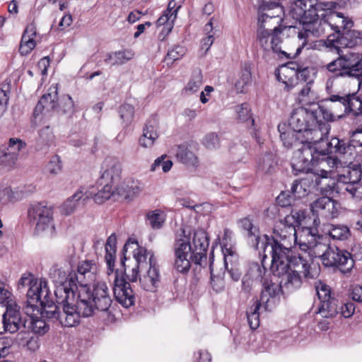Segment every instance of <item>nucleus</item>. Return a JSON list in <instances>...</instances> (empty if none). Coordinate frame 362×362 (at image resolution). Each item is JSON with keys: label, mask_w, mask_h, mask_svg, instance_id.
Listing matches in <instances>:
<instances>
[{"label": "nucleus", "mask_w": 362, "mask_h": 362, "mask_svg": "<svg viewBox=\"0 0 362 362\" xmlns=\"http://www.w3.org/2000/svg\"><path fill=\"white\" fill-rule=\"evenodd\" d=\"M270 270L274 276L282 277L289 290L301 287L303 281L315 278L310 264L302 255H293L287 247L275 245Z\"/></svg>", "instance_id": "obj_1"}, {"label": "nucleus", "mask_w": 362, "mask_h": 362, "mask_svg": "<svg viewBox=\"0 0 362 362\" xmlns=\"http://www.w3.org/2000/svg\"><path fill=\"white\" fill-rule=\"evenodd\" d=\"M209 245V238L204 229L198 228L187 234L183 229L173 245V268L180 273L186 274L191 267V262L200 266L206 264Z\"/></svg>", "instance_id": "obj_2"}, {"label": "nucleus", "mask_w": 362, "mask_h": 362, "mask_svg": "<svg viewBox=\"0 0 362 362\" xmlns=\"http://www.w3.org/2000/svg\"><path fill=\"white\" fill-rule=\"evenodd\" d=\"M301 147L294 152L291 166L295 174L308 172L312 167L319 165L320 161L330 153H334V148H331L329 141H327L326 136L319 141L310 139L300 140Z\"/></svg>", "instance_id": "obj_3"}, {"label": "nucleus", "mask_w": 362, "mask_h": 362, "mask_svg": "<svg viewBox=\"0 0 362 362\" xmlns=\"http://www.w3.org/2000/svg\"><path fill=\"white\" fill-rule=\"evenodd\" d=\"M282 22L271 19V17H263L259 15L257 19V38L261 48L264 52L272 50L281 57L291 59V54L282 50V32L286 28L281 25Z\"/></svg>", "instance_id": "obj_4"}, {"label": "nucleus", "mask_w": 362, "mask_h": 362, "mask_svg": "<svg viewBox=\"0 0 362 362\" xmlns=\"http://www.w3.org/2000/svg\"><path fill=\"white\" fill-rule=\"evenodd\" d=\"M315 121V116L311 110L300 107L293 111L289 119V127L303 134L306 139L319 141L328 134V125L324 123L317 124Z\"/></svg>", "instance_id": "obj_5"}, {"label": "nucleus", "mask_w": 362, "mask_h": 362, "mask_svg": "<svg viewBox=\"0 0 362 362\" xmlns=\"http://www.w3.org/2000/svg\"><path fill=\"white\" fill-rule=\"evenodd\" d=\"M98 274V266L93 260H83L78 262L76 272L74 270V277L76 284V293L80 299V307L84 309L86 315L91 313V308L86 304L90 296L88 285L95 281Z\"/></svg>", "instance_id": "obj_6"}, {"label": "nucleus", "mask_w": 362, "mask_h": 362, "mask_svg": "<svg viewBox=\"0 0 362 362\" xmlns=\"http://www.w3.org/2000/svg\"><path fill=\"white\" fill-rule=\"evenodd\" d=\"M274 237L269 239L267 235L262 237V241L257 238V250H262L264 252L268 249L273 258V249L275 245L287 247L288 250H291V247L293 242H297V235L296 227L292 224L285 222V219H281L277 221L274 228Z\"/></svg>", "instance_id": "obj_7"}, {"label": "nucleus", "mask_w": 362, "mask_h": 362, "mask_svg": "<svg viewBox=\"0 0 362 362\" xmlns=\"http://www.w3.org/2000/svg\"><path fill=\"white\" fill-rule=\"evenodd\" d=\"M343 160L339 156H327L320 161V169L317 170L315 174V184L322 192L327 193L334 190H343V185L340 186L337 180V174L338 168H342Z\"/></svg>", "instance_id": "obj_8"}, {"label": "nucleus", "mask_w": 362, "mask_h": 362, "mask_svg": "<svg viewBox=\"0 0 362 362\" xmlns=\"http://www.w3.org/2000/svg\"><path fill=\"white\" fill-rule=\"evenodd\" d=\"M66 269L65 267L55 264L49 270V277L56 284L54 295L59 300L69 298V294L76 293V284L74 281V270Z\"/></svg>", "instance_id": "obj_9"}, {"label": "nucleus", "mask_w": 362, "mask_h": 362, "mask_svg": "<svg viewBox=\"0 0 362 362\" xmlns=\"http://www.w3.org/2000/svg\"><path fill=\"white\" fill-rule=\"evenodd\" d=\"M29 218L35 223L37 233L52 236L55 232L53 211L51 206L42 202L30 204L28 210Z\"/></svg>", "instance_id": "obj_10"}, {"label": "nucleus", "mask_w": 362, "mask_h": 362, "mask_svg": "<svg viewBox=\"0 0 362 362\" xmlns=\"http://www.w3.org/2000/svg\"><path fill=\"white\" fill-rule=\"evenodd\" d=\"M63 300L56 298L59 304L57 320L63 327H72L80 323L81 310L78 308V297L77 293L69 294V298Z\"/></svg>", "instance_id": "obj_11"}, {"label": "nucleus", "mask_w": 362, "mask_h": 362, "mask_svg": "<svg viewBox=\"0 0 362 362\" xmlns=\"http://www.w3.org/2000/svg\"><path fill=\"white\" fill-rule=\"evenodd\" d=\"M329 144L334 148V153L343 160L344 164H351L358 153L356 146H362V129L353 132L349 141L333 137L329 141Z\"/></svg>", "instance_id": "obj_12"}, {"label": "nucleus", "mask_w": 362, "mask_h": 362, "mask_svg": "<svg viewBox=\"0 0 362 362\" xmlns=\"http://www.w3.org/2000/svg\"><path fill=\"white\" fill-rule=\"evenodd\" d=\"M80 301L78 298V303ZM86 304L91 308V313L89 315H86L84 309H82L78 304V308L85 317L93 315L95 310L101 312H107L109 310L112 304V299L110 296L108 287L105 282H97L94 284L93 291H91L90 290V296Z\"/></svg>", "instance_id": "obj_13"}, {"label": "nucleus", "mask_w": 362, "mask_h": 362, "mask_svg": "<svg viewBox=\"0 0 362 362\" xmlns=\"http://www.w3.org/2000/svg\"><path fill=\"white\" fill-rule=\"evenodd\" d=\"M358 62V54L347 53L339 56L322 68L333 74L336 77L352 78L354 69Z\"/></svg>", "instance_id": "obj_14"}, {"label": "nucleus", "mask_w": 362, "mask_h": 362, "mask_svg": "<svg viewBox=\"0 0 362 362\" xmlns=\"http://www.w3.org/2000/svg\"><path fill=\"white\" fill-rule=\"evenodd\" d=\"M322 264L326 267H337L342 273H347L353 268L354 262L351 255L346 250L330 246Z\"/></svg>", "instance_id": "obj_15"}, {"label": "nucleus", "mask_w": 362, "mask_h": 362, "mask_svg": "<svg viewBox=\"0 0 362 362\" xmlns=\"http://www.w3.org/2000/svg\"><path fill=\"white\" fill-rule=\"evenodd\" d=\"M303 26V31L299 32L298 37L302 40V44L296 49V54L300 53L301 49L307 45L305 37H321L328 33V25L326 24L325 18L322 15V18H319L317 13L315 18H309L307 21H301Z\"/></svg>", "instance_id": "obj_16"}, {"label": "nucleus", "mask_w": 362, "mask_h": 362, "mask_svg": "<svg viewBox=\"0 0 362 362\" xmlns=\"http://www.w3.org/2000/svg\"><path fill=\"white\" fill-rule=\"evenodd\" d=\"M282 283L283 281L274 283L268 279L264 280L258 301L263 305L265 311H272L279 303Z\"/></svg>", "instance_id": "obj_17"}, {"label": "nucleus", "mask_w": 362, "mask_h": 362, "mask_svg": "<svg viewBox=\"0 0 362 362\" xmlns=\"http://www.w3.org/2000/svg\"><path fill=\"white\" fill-rule=\"evenodd\" d=\"M113 293L116 300L124 308H128L135 303V294L129 282L119 278L118 270L115 272Z\"/></svg>", "instance_id": "obj_18"}, {"label": "nucleus", "mask_w": 362, "mask_h": 362, "mask_svg": "<svg viewBox=\"0 0 362 362\" xmlns=\"http://www.w3.org/2000/svg\"><path fill=\"white\" fill-rule=\"evenodd\" d=\"M327 42L329 45L334 47L338 51L343 47H354L362 45V33L351 28L344 29L336 36L329 35Z\"/></svg>", "instance_id": "obj_19"}, {"label": "nucleus", "mask_w": 362, "mask_h": 362, "mask_svg": "<svg viewBox=\"0 0 362 362\" xmlns=\"http://www.w3.org/2000/svg\"><path fill=\"white\" fill-rule=\"evenodd\" d=\"M338 203L327 197H322L313 202L310 205V209L313 215L317 216L315 218V223L317 219L320 221V218L326 220L332 219L338 215Z\"/></svg>", "instance_id": "obj_20"}, {"label": "nucleus", "mask_w": 362, "mask_h": 362, "mask_svg": "<svg viewBox=\"0 0 362 362\" xmlns=\"http://www.w3.org/2000/svg\"><path fill=\"white\" fill-rule=\"evenodd\" d=\"M122 173V164L115 157L106 158L101 166L100 180L113 185L118 180Z\"/></svg>", "instance_id": "obj_21"}, {"label": "nucleus", "mask_w": 362, "mask_h": 362, "mask_svg": "<svg viewBox=\"0 0 362 362\" xmlns=\"http://www.w3.org/2000/svg\"><path fill=\"white\" fill-rule=\"evenodd\" d=\"M329 30L334 31L335 36L339 35L342 30L351 28L354 23L345 17L343 13L334 11H326L322 14Z\"/></svg>", "instance_id": "obj_22"}, {"label": "nucleus", "mask_w": 362, "mask_h": 362, "mask_svg": "<svg viewBox=\"0 0 362 362\" xmlns=\"http://www.w3.org/2000/svg\"><path fill=\"white\" fill-rule=\"evenodd\" d=\"M147 269V272L140 277V283L143 289L153 292L158 286L160 274L156 259L152 255L149 257V267Z\"/></svg>", "instance_id": "obj_23"}, {"label": "nucleus", "mask_w": 362, "mask_h": 362, "mask_svg": "<svg viewBox=\"0 0 362 362\" xmlns=\"http://www.w3.org/2000/svg\"><path fill=\"white\" fill-rule=\"evenodd\" d=\"M293 14L300 21L309 18H315L317 14L316 0H296L291 8Z\"/></svg>", "instance_id": "obj_24"}, {"label": "nucleus", "mask_w": 362, "mask_h": 362, "mask_svg": "<svg viewBox=\"0 0 362 362\" xmlns=\"http://www.w3.org/2000/svg\"><path fill=\"white\" fill-rule=\"evenodd\" d=\"M57 84L52 85L48 92L44 94L38 101L35 110V116L42 113L44 110L50 112L57 108Z\"/></svg>", "instance_id": "obj_25"}, {"label": "nucleus", "mask_w": 362, "mask_h": 362, "mask_svg": "<svg viewBox=\"0 0 362 362\" xmlns=\"http://www.w3.org/2000/svg\"><path fill=\"white\" fill-rule=\"evenodd\" d=\"M131 247L133 249V255L136 261V266L141 268V270L149 267V257L153 254L146 248L139 246L138 242L135 240L129 239L124 245L123 252H127Z\"/></svg>", "instance_id": "obj_26"}, {"label": "nucleus", "mask_w": 362, "mask_h": 362, "mask_svg": "<svg viewBox=\"0 0 362 362\" xmlns=\"http://www.w3.org/2000/svg\"><path fill=\"white\" fill-rule=\"evenodd\" d=\"M259 15L262 16L274 21H279V22H283L284 16V11L283 7L280 5L279 1L270 0H262V4L259 5Z\"/></svg>", "instance_id": "obj_27"}, {"label": "nucleus", "mask_w": 362, "mask_h": 362, "mask_svg": "<svg viewBox=\"0 0 362 362\" xmlns=\"http://www.w3.org/2000/svg\"><path fill=\"white\" fill-rule=\"evenodd\" d=\"M296 69H298V64L295 62H290L281 66L276 74L277 80L284 83L285 88L288 90L296 87Z\"/></svg>", "instance_id": "obj_28"}, {"label": "nucleus", "mask_w": 362, "mask_h": 362, "mask_svg": "<svg viewBox=\"0 0 362 362\" xmlns=\"http://www.w3.org/2000/svg\"><path fill=\"white\" fill-rule=\"evenodd\" d=\"M37 288L31 289L30 291H27V305L24 308V311L27 315L30 317V320L32 317H34V312H39V305L40 303H45L47 300H45V297L47 296V291L45 289L41 291L40 294H35L34 291H37Z\"/></svg>", "instance_id": "obj_29"}, {"label": "nucleus", "mask_w": 362, "mask_h": 362, "mask_svg": "<svg viewBox=\"0 0 362 362\" xmlns=\"http://www.w3.org/2000/svg\"><path fill=\"white\" fill-rule=\"evenodd\" d=\"M86 198V194L83 189H78L72 196L69 197L62 205L61 212L65 215H70L74 212L77 207L84 205Z\"/></svg>", "instance_id": "obj_30"}, {"label": "nucleus", "mask_w": 362, "mask_h": 362, "mask_svg": "<svg viewBox=\"0 0 362 362\" xmlns=\"http://www.w3.org/2000/svg\"><path fill=\"white\" fill-rule=\"evenodd\" d=\"M100 185H103L101 189H98V192H95L94 187H91L88 191L86 192V198L93 199L97 204H102L109 199L114 194L113 185L99 180Z\"/></svg>", "instance_id": "obj_31"}, {"label": "nucleus", "mask_w": 362, "mask_h": 362, "mask_svg": "<svg viewBox=\"0 0 362 362\" xmlns=\"http://www.w3.org/2000/svg\"><path fill=\"white\" fill-rule=\"evenodd\" d=\"M28 286L29 288L28 291H30L31 289L37 288V291H34V293L37 295L40 294L42 290L47 291V281L45 279H40L38 281L37 279H35L30 274H23L21 279H19L18 288L21 289Z\"/></svg>", "instance_id": "obj_32"}, {"label": "nucleus", "mask_w": 362, "mask_h": 362, "mask_svg": "<svg viewBox=\"0 0 362 362\" xmlns=\"http://www.w3.org/2000/svg\"><path fill=\"white\" fill-rule=\"evenodd\" d=\"M278 131L280 133V138L286 148H292L300 144V134L293 129L287 128L286 124H280L278 126Z\"/></svg>", "instance_id": "obj_33"}, {"label": "nucleus", "mask_w": 362, "mask_h": 362, "mask_svg": "<svg viewBox=\"0 0 362 362\" xmlns=\"http://www.w3.org/2000/svg\"><path fill=\"white\" fill-rule=\"evenodd\" d=\"M117 238L112 234L107 240L105 244V259L107 267V274H113L115 271V262L116 258Z\"/></svg>", "instance_id": "obj_34"}, {"label": "nucleus", "mask_w": 362, "mask_h": 362, "mask_svg": "<svg viewBox=\"0 0 362 362\" xmlns=\"http://www.w3.org/2000/svg\"><path fill=\"white\" fill-rule=\"evenodd\" d=\"M313 242L308 251V256L311 258L319 257L322 263L323 259L325 258V254L331 245L325 243L322 236H316Z\"/></svg>", "instance_id": "obj_35"}, {"label": "nucleus", "mask_w": 362, "mask_h": 362, "mask_svg": "<svg viewBox=\"0 0 362 362\" xmlns=\"http://www.w3.org/2000/svg\"><path fill=\"white\" fill-rule=\"evenodd\" d=\"M118 193L125 199H132L138 196L144 189V185L138 180H132L124 183L118 189Z\"/></svg>", "instance_id": "obj_36"}, {"label": "nucleus", "mask_w": 362, "mask_h": 362, "mask_svg": "<svg viewBox=\"0 0 362 362\" xmlns=\"http://www.w3.org/2000/svg\"><path fill=\"white\" fill-rule=\"evenodd\" d=\"M276 165V155L272 152H269L262 155L258 160L257 168V170L264 174L272 173Z\"/></svg>", "instance_id": "obj_37"}, {"label": "nucleus", "mask_w": 362, "mask_h": 362, "mask_svg": "<svg viewBox=\"0 0 362 362\" xmlns=\"http://www.w3.org/2000/svg\"><path fill=\"white\" fill-rule=\"evenodd\" d=\"M311 112L315 116V124H327L328 125V131L329 130V125L326 122H332L337 118V116L330 108L327 107L325 103V105L317 106L316 109L312 110Z\"/></svg>", "instance_id": "obj_38"}, {"label": "nucleus", "mask_w": 362, "mask_h": 362, "mask_svg": "<svg viewBox=\"0 0 362 362\" xmlns=\"http://www.w3.org/2000/svg\"><path fill=\"white\" fill-rule=\"evenodd\" d=\"M203 85V76L200 70L193 71L189 81L182 90L186 95H190L199 90Z\"/></svg>", "instance_id": "obj_39"}, {"label": "nucleus", "mask_w": 362, "mask_h": 362, "mask_svg": "<svg viewBox=\"0 0 362 362\" xmlns=\"http://www.w3.org/2000/svg\"><path fill=\"white\" fill-rule=\"evenodd\" d=\"M315 230L310 228L303 229L300 237H297V242L293 243L298 245L301 251L308 252L316 237Z\"/></svg>", "instance_id": "obj_40"}, {"label": "nucleus", "mask_w": 362, "mask_h": 362, "mask_svg": "<svg viewBox=\"0 0 362 362\" xmlns=\"http://www.w3.org/2000/svg\"><path fill=\"white\" fill-rule=\"evenodd\" d=\"M337 180L339 183H341L343 187L347 185L349 183H355L359 182L361 177V172L358 168L350 169L346 168L344 170V173H340V170L338 169L337 174Z\"/></svg>", "instance_id": "obj_41"}, {"label": "nucleus", "mask_w": 362, "mask_h": 362, "mask_svg": "<svg viewBox=\"0 0 362 362\" xmlns=\"http://www.w3.org/2000/svg\"><path fill=\"white\" fill-rule=\"evenodd\" d=\"M174 150L176 158L181 163L191 166L197 165L198 162L197 157L185 146H177Z\"/></svg>", "instance_id": "obj_42"}, {"label": "nucleus", "mask_w": 362, "mask_h": 362, "mask_svg": "<svg viewBox=\"0 0 362 362\" xmlns=\"http://www.w3.org/2000/svg\"><path fill=\"white\" fill-rule=\"evenodd\" d=\"M321 315L322 317H333L337 314V305L334 298L322 300L316 312Z\"/></svg>", "instance_id": "obj_43"}, {"label": "nucleus", "mask_w": 362, "mask_h": 362, "mask_svg": "<svg viewBox=\"0 0 362 362\" xmlns=\"http://www.w3.org/2000/svg\"><path fill=\"white\" fill-rule=\"evenodd\" d=\"M263 305L256 300L247 310L246 315L250 327L255 329L259 326V309Z\"/></svg>", "instance_id": "obj_44"}, {"label": "nucleus", "mask_w": 362, "mask_h": 362, "mask_svg": "<svg viewBox=\"0 0 362 362\" xmlns=\"http://www.w3.org/2000/svg\"><path fill=\"white\" fill-rule=\"evenodd\" d=\"M296 86L312 84L314 80L313 69L309 67L300 68L298 64V69H296Z\"/></svg>", "instance_id": "obj_45"}, {"label": "nucleus", "mask_w": 362, "mask_h": 362, "mask_svg": "<svg viewBox=\"0 0 362 362\" xmlns=\"http://www.w3.org/2000/svg\"><path fill=\"white\" fill-rule=\"evenodd\" d=\"M237 119L240 122H247L248 125H254V119L252 118L251 109L247 103H242L235 108Z\"/></svg>", "instance_id": "obj_46"}, {"label": "nucleus", "mask_w": 362, "mask_h": 362, "mask_svg": "<svg viewBox=\"0 0 362 362\" xmlns=\"http://www.w3.org/2000/svg\"><path fill=\"white\" fill-rule=\"evenodd\" d=\"M50 291L49 288L47 287V296L45 297V300L47 302L45 303H40V305L42 307V313L46 315L47 317L49 318H55L57 320V315L59 313V304L55 305L50 300Z\"/></svg>", "instance_id": "obj_47"}, {"label": "nucleus", "mask_w": 362, "mask_h": 362, "mask_svg": "<svg viewBox=\"0 0 362 362\" xmlns=\"http://www.w3.org/2000/svg\"><path fill=\"white\" fill-rule=\"evenodd\" d=\"M312 84H301L296 86L298 92V100L300 103L308 105L313 102L314 98V92L311 90Z\"/></svg>", "instance_id": "obj_48"}, {"label": "nucleus", "mask_w": 362, "mask_h": 362, "mask_svg": "<svg viewBox=\"0 0 362 362\" xmlns=\"http://www.w3.org/2000/svg\"><path fill=\"white\" fill-rule=\"evenodd\" d=\"M329 236L334 240H345L350 235L349 228L344 225L332 226L328 232Z\"/></svg>", "instance_id": "obj_49"}, {"label": "nucleus", "mask_w": 362, "mask_h": 362, "mask_svg": "<svg viewBox=\"0 0 362 362\" xmlns=\"http://www.w3.org/2000/svg\"><path fill=\"white\" fill-rule=\"evenodd\" d=\"M349 113H352L354 115H362V100L357 93H351L347 115Z\"/></svg>", "instance_id": "obj_50"}, {"label": "nucleus", "mask_w": 362, "mask_h": 362, "mask_svg": "<svg viewBox=\"0 0 362 362\" xmlns=\"http://www.w3.org/2000/svg\"><path fill=\"white\" fill-rule=\"evenodd\" d=\"M240 227L246 230L247 232V235L250 238H254L256 242V245L257 244V238H259V241H262V238L257 235L258 229L255 227L252 223V221L248 218L245 217L239 221Z\"/></svg>", "instance_id": "obj_51"}, {"label": "nucleus", "mask_w": 362, "mask_h": 362, "mask_svg": "<svg viewBox=\"0 0 362 362\" xmlns=\"http://www.w3.org/2000/svg\"><path fill=\"white\" fill-rule=\"evenodd\" d=\"M26 143L18 138H11L7 146H2L5 150L9 153H13L16 157L18 158L20 152L25 149Z\"/></svg>", "instance_id": "obj_52"}, {"label": "nucleus", "mask_w": 362, "mask_h": 362, "mask_svg": "<svg viewBox=\"0 0 362 362\" xmlns=\"http://www.w3.org/2000/svg\"><path fill=\"white\" fill-rule=\"evenodd\" d=\"M146 217L149 221V224L154 229L160 228L165 221L164 215L163 212L159 210L149 212L146 215Z\"/></svg>", "instance_id": "obj_53"}, {"label": "nucleus", "mask_w": 362, "mask_h": 362, "mask_svg": "<svg viewBox=\"0 0 362 362\" xmlns=\"http://www.w3.org/2000/svg\"><path fill=\"white\" fill-rule=\"evenodd\" d=\"M17 160L13 153H9L4 148H0V166L11 168L16 164Z\"/></svg>", "instance_id": "obj_54"}, {"label": "nucleus", "mask_w": 362, "mask_h": 362, "mask_svg": "<svg viewBox=\"0 0 362 362\" xmlns=\"http://www.w3.org/2000/svg\"><path fill=\"white\" fill-rule=\"evenodd\" d=\"M58 112H62L64 114L72 113L74 110V104L71 97L69 95H63L59 103L57 102Z\"/></svg>", "instance_id": "obj_55"}, {"label": "nucleus", "mask_w": 362, "mask_h": 362, "mask_svg": "<svg viewBox=\"0 0 362 362\" xmlns=\"http://www.w3.org/2000/svg\"><path fill=\"white\" fill-rule=\"evenodd\" d=\"M308 180L306 179H301L300 180H295L292 184L291 190L292 194L296 199H300L305 197L308 194L306 186L308 185Z\"/></svg>", "instance_id": "obj_56"}, {"label": "nucleus", "mask_w": 362, "mask_h": 362, "mask_svg": "<svg viewBox=\"0 0 362 362\" xmlns=\"http://www.w3.org/2000/svg\"><path fill=\"white\" fill-rule=\"evenodd\" d=\"M343 190L346 192L352 199H362V182L349 183L343 187Z\"/></svg>", "instance_id": "obj_57"}, {"label": "nucleus", "mask_w": 362, "mask_h": 362, "mask_svg": "<svg viewBox=\"0 0 362 362\" xmlns=\"http://www.w3.org/2000/svg\"><path fill=\"white\" fill-rule=\"evenodd\" d=\"M30 324L32 331L40 335L45 334L49 329V326L45 321L38 317H32Z\"/></svg>", "instance_id": "obj_58"}, {"label": "nucleus", "mask_w": 362, "mask_h": 362, "mask_svg": "<svg viewBox=\"0 0 362 362\" xmlns=\"http://www.w3.org/2000/svg\"><path fill=\"white\" fill-rule=\"evenodd\" d=\"M119 114L121 119L126 125L129 124L134 118V109L132 105L124 104L119 109Z\"/></svg>", "instance_id": "obj_59"}, {"label": "nucleus", "mask_w": 362, "mask_h": 362, "mask_svg": "<svg viewBox=\"0 0 362 362\" xmlns=\"http://www.w3.org/2000/svg\"><path fill=\"white\" fill-rule=\"evenodd\" d=\"M252 81L251 72L248 67L243 70L240 78L236 81L235 86L238 92H243L245 86L250 84Z\"/></svg>", "instance_id": "obj_60"}, {"label": "nucleus", "mask_w": 362, "mask_h": 362, "mask_svg": "<svg viewBox=\"0 0 362 362\" xmlns=\"http://www.w3.org/2000/svg\"><path fill=\"white\" fill-rule=\"evenodd\" d=\"M210 272H211V284L213 289L216 292H220L223 290L225 287V283L223 278L219 276H215L213 274L212 262L214 260L213 254L210 257Z\"/></svg>", "instance_id": "obj_61"}, {"label": "nucleus", "mask_w": 362, "mask_h": 362, "mask_svg": "<svg viewBox=\"0 0 362 362\" xmlns=\"http://www.w3.org/2000/svg\"><path fill=\"white\" fill-rule=\"evenodd\" d=\"M328 108H330L333 112L337 116V118H341L345 115H347V112L345 111V108L343 107L341 104L337 101L332 100V95H330L324 100Z\"/></svg>", "instance_id": "obj_62"}, {"label": "nucleus", "mask_w": 362, "mask_h": 362, "mask_svg": "<svg viewBox=\"0 0 362 362\" xmlns=\"http://www.w3.org/2000/svg\"><path fill=\"white\" fill-rule=\"evenodd\" d=\"M114 53V62H112V66L123 64L134 57V52L129 49L115 52Z\"/></svg>", "instance_id": "obj_63"}, {"label": "nucleus", "mask_w": 362, "mask_h": 362, "mask_svg": "<svg viewBox=\"0 0 362 362\" xmlns=\"http://www.w3.org/2000/svg\"><path fill=\"white\" fill-rule=\"evenodd\" d=\"M35 45L34 38H29L22 35L19 51L21 54L26 55L35 48Z\"/></svg>", "instance_id": "obj_64"}]
</instances>
